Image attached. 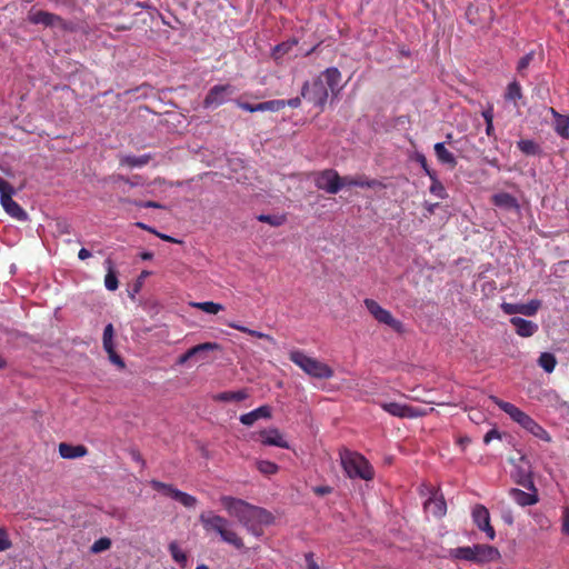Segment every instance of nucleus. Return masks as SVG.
Here are the masks:
<instances>
[{
	"mask_svg": "<svg viewBox=\"0 0 569 569\" xmlns=\"http://www.w3.org/2000/svg\"><path fill=\"white\" fill-rule=\"evenodd\" d=\"M132 203L140 208H162V206L156 201H133Z\"/></svg>",
	"mask_w": 569,
	"mask_h": 569,
	"instance_id": "obj_53",
	"label": "nucleus"
},
{
	"mask_svg": "<svg viewBox=\"0 0 569 569\" xmlns=\"http://www.w3.org/2000/svg\"><path fill=\"white\" fill-rule=\"evenodd\" d=\"M190 306L209 315H217L224 309L222 305L213 301L190 302Z\"/></svg>",
	"mask_w": 569,
	"mask_h": 569,
	"instance_id": "obj_29",
	"label": "nucleus"
},
{
	"mask_svg": "<svg viewBox=\"0 0 569 569\" xmlns=\"http://www.w3.org/2000/svg\"><path fill=\"white\" fill-rule=\"evenodd\" d=\"M315 184L318 189L335 194L343 188V177L332 169H327L316 174Z\"/></svg>",
	"mask_w": 569,
	"mask_h": 569,
	"instance_id": "obj_7",
	"label": "nucleus"
},
{
	"mask_svg": "<svg viewBox=\"0 0 569 569\" xmlns=\"http://www.w3.org/2000/svg\"><path fill=\"white\" fill-rule=\"evenodd\" d=\"M380 182L375 179L343 177V187L376 188Z\"/></svg>",
	"mask_w": 569,
	"mask_h": 569,
	"instance_id": "obj_27",
	"label": "nucleus"
},
{
	"mask_svg": "<svg viewBox=\"0 0 569 569\" xmlns=\"http://www.w3.org/2000/svg\"><path fill=\"white\" fill-rule=\"evenodd\" d=\"M553 129L558 136L569 139V116H561L555 120Z\"/></svg>",
	"mask_w": 569,
	"mask_h": 569,
	"instance_id": "obj_32",
	"label": "nucleus"
},
{
	"mask_svg": "<svg viewBox=\"0 0 569 569\" xmlns=\"http://www.w3.org/2000/svg\"><path fill=\"white\" fill-rule=\"evenodd\" d=\"M380 407L389 415L399 418H415L422 415L417 408L399 402H381Z\"/></svg>",
	"mask_w": 569,
	"mask_h": 569,
	"instance_id": "obj_14",
	"label": "nucleus"
},
{
	"mask_svg": "<svg viewBox=\"0 0 569 569\" xmlns=\"http://www.w3.org/2000/svg\"><path fill=\"white\" fill-rule=\"evenodd\" d=\"M535 422H536V421H535L530 416H528V417L526 418V420L523 421V423H522V426H521V427H522L525 430H527V431L529 432V431H530V429H531V426H533V425H535Z\"/></svg>",
	"mask_w": 569,
	"mask_h": 569,
	"instance_id": "obj_60",
	"label": "nucleus"
},
{
	"mask_svg": "<svg viewBox=\"0 0 569 569\" xmlns=\"http://www.w3.org/2000/svg\"><path fill=\"white\" fill-rule=\"evenodd\" d=\"M289 359L298 366L306 375L317 379H329L333 376V370L327 363L317 358L306 355L301 350H292Z\"/></svg>",
	"mask_w": 569,
	"mask_h": 569,
	"instance_id": "obj_5",
	"label": "nucleus"
},
{
	"mask_svg": "<svg viewBox=\"0 0 569 569\" xmlns=\"http://www.w3.org/2000/svg\"><path fill=\"white\" fill-rule=\"evenodd\" d=\"M219 501L231 518H234L256 537H260L262 535V527L272 521L270 512L242 499L232 496H221Z\"/></svg>",
	"mask_w": 569,
	"mask_h": 569,
	"instance_id": "obj_1",
	"label": "nucleus"
},
{
	"mask_svg": "<svg viewBox=\"0 0 569 569\" xmlns=\"http://www.w3.org/2000/svg\"><path fill=\"white\" fill-rule=\"evenodd\" d=\"M258 419H270L272 416L271 408L269 406H260L254 409Z\"/></svg>",
	"mask_w": 569,
	"mask_h": 569,
	"instance_id": "obj_49",
	"label": "nucleus"
},
{
	"mask_svg": "<svg viewBox=\"0 0 569 569\" xmlns=\"http://www.w3.org/2000/svg\"><path fill=\"white\" fill-rule=\"evenodd\" d=\"M482 117H483L486 122H492L493 121L492 109L489 108V109L485 110L482 112Z\"/></svg>",
	"mask_w": 569,
	"mask_h": 569,
	"instance_id": "obj_64",
	"label": "nucleus"
},
{
	"mask_svg": "<svg viewBox=\"0 0 569 569\" xmlns=\"http://www.w3.org/2000/svg\"><path fill=\"white\" fill-rule=\"evenodd\" d=\"M520 461L526 462L527 466L526 467H522V466L516 467V470L512 475L515 481L518 485L522 486L523 488H526L530 491H536V487H535V483L532 480V471H531L530 466L525 460V458H521Z\"/></svg>",
	"mask_w": 569,
	"mask_h": 569,
	"instance_id": "obj_16",
	"label": "nucleus"
},
{
	"mask_svg": "<svg viewBox=\"0 0 569 569\" xmlns=\"http://www.w3.org/2000/svg\"><path fill=\"white\" fill-rule=\"evenodd\" d=\"M535 422H536V421H535L530 416H528V417L526 418V420L523 421V423H522V426H521V427H522L525 430H527V431L529 432V431H530V429H531V426H533V425H535Z\"/></svg>",
	"mask_w": 569,
	"mask_h": 569,
	"instance_id": "obj_61",
	"label": "nucleus"
},
{
	"mask_svg": "<svg viewBox=\"0 0 569 569\" xmlns=\"http://www.w3.org/2000/svg\"><path fill=\"white\" fill-rule=\"evenodd\" d=\"M172 499L180 502L186 508H194L198 502L196 497H193L187 492H183L179 489L177 490V492H174V496Z\"/></svg>",
	"mask_w": 569,
	"mask_h": 569,
	"instance_id": "obj_36",
	"label": "nucleus"
},
{
	"mask_svg": "<svg viewBox=\"0 0 569 569\" xmlns=\"http://www.w3.org/2000/svg\"><path fill=\"white\" fill-rule=\"evenodd\" d=\"M538 365L547 372L551 373L557 365L555 355L550 352H542L538 359Z\"/></svg>",
	"mask_w": 569,
	"mask_h": 569,
	"instance_id": "obj_31",
	"label": "nucleus"
},
{
	"mask_svg": "<svg viewBox=\"0 0 569 569\" xmlns=\"http://www.w3.org/2000/svg\"><path fill=\"white\" fill-rule=\"evenodd\" d=\"M284 101H286V106H289L291 108H297L301 103V100H300L299 97L292 98V99H289V100H284Z\"/></svg>",
	"mask_w": 569,
	"mask_h": 569,
	"instance_id": "obj_63",
	"label": "nucleus"
},
{
	"mask_svg": "<svg viewBox=\"0 0 569 569\" xmlns=\"http://www.w3.org/2000/svg\"><path fill=\"white\" fill-rule=\"evenodd\" d=\"M286 107L284 100H269L256 104V109L260 112L263 111H279Z\"/></svg>",
	"mask_w": 569,
	"mask_h": 569,
	"instance_id": "obj_34",
	"label": "nucleus"
},
{
	"mask_svg": "<svg viewBox=\"0 0 569 569\" xmlns=\"http://www.w3.org/2000/svg\"><path fill=\"white\" fill-rule=\"evenodd\" d=\"M562 532L569 536V508H565L562 511Z\"/></svg>",
	"mask_w": 569,
	"mask_h": 569,
	"instance_id": "obj_52",
	"label": "nucleus"
},
{
	"mask_svg": "<svg viewBox=\"0 0 569 569\" xmlns=\"http://www.w3.org/2000/svg\"><path fill=\"white\" fill-rule=\"evenodd\" d=\"M510 322L515 327L517 335L523 338L532 337L538 331L536 322L520 317H512Z\"/></svg>",
	"mask_w": 569,
	"mask_h": 569,
	"instance_id": "obj_17",
	"label": "nucleus"
},
{
	"mask_svg": "<svg viewBox=\"0 0 569 569\" xmlns=\"http://www.w3.org/2000/svg\"><path fill=\"white\" fill-rule=\"evenodd\" d=\"M102 347L108 355V359L111 363L117 366L119 369H124L126 365L122 358L116 352L114 345V329L112 323H108L104 327L102 335Z\"/></svg>",
	"mask_w": 569,
	"mask_h": 569,
	"instance_id": "obj_9",
	"label": "nucleus"
},
{
	"mask_svg": "<svg viewBox=\"0 0 569 569\" xmlns=\"http://www.w3.org/2000/svg\"><path fill=\"white\" fill-rule=\"evenodd\" d=\"M500 438L499 432L496 429L488 431L483 438L485 443H489L492 439Z\"/></svg>",
	"mask_w": 569,
	"mask_h": 569,
	"instance_id": "obj_55",
	"label": "nucleus"
},
{
	"mask_svg": "<svg viewBox=\"0 0 569 569\" xmlns=\"http://www.w3.org/2000/svg\"><path fill=\"white\" fill-rule=\"evenodd\" d=\"M425 509L432 516L440 518L446 515L447 505L443 497L438 496L436 492L428 500H426Z\"/></svg>",
	"mask_w": 569,
	"mask_h": 569,
	"instance_id": "obj_19",
	"label": "nucleus"
},
{
	"mask_svg": "<svg viewBox=\"0 0 569 569\" xmlns=\"http://www.w3.org/2000/svg\"><path fill=\"white\" fill-rule=\"evenodd\" d=\"M490 399L497 407H499L505 413H507L512 421H515L519 426H522L523 421L529 416L511 402L503 401L495 396H491Z\"/></svg>",
	"mask_w": 569,
	"mask_h": 569,
	"instance_id": "obj_15",
	"label": "nucleus"
},
{
	"mask_svg": "<svg viewBox=\"0 0 569 569\" xmlns=\"http://www.w3.org/2000/svg\"><path fill=\"white\" fill-rule=\"evenodd\" d=\"M249 397L246 390L237 391H224L213 396L214 401L229 402V401H242Z\"/></svg>",
	"mask_w": 569,
	"mask_h": 569,
	"instance_id": "obj_25",
	"label": "nucleus"
},
{
	"mask_svg": "<svg viewBox=\"0 0 569 569\" xmlns=\"http://www.w3.org/2000/svg\"><path fill=\"white\" fill-rule=\"evenodd\" d=\"M472 547V562L488 563L500 559V552L496 547L488 545H473Z\"/></svg>",
	"mask_w": 569,
	"mask_h": 569,
	"instance_id": "obj_13",
	"label": "nucleus"
},
{
	"mask_svg": "<svg viewBox=\"0 0 569 569\" xmlns=\"http://www.w3.org/2000/svg\"><path fill=\"white\" fill-rule=\"evenodd\" d=\"M13 194H6L4 199H1V204L7 213L18 220H24L27 214L24 210L12 199Z\"/></svg>",
	"mask_w": 569,
	"mask_h": 569,
	"instance_id": "obj_23",
	"label": "nucleus"
},
{
	"mask_svg": "<svg viewBox=\"0 0 569 569\" xmlns=\"http://www.w3.org/2000/svg\"><path fill=\"white\" fill-rule=\"evenodd\" d=\"M151 487L157 490L158 492L173 498L174 492H177V488L172 487L171 485L158 481V480H151L150 481Z\"/></svg>",
	"mask_w": 569,
	"mask_h": 569,
	"instance_id": "obj_38",
	"label": "nucleus"
},
{
	"mask_svg": "<svg viewBox=\"0 0 569 569\" xmlns=\"http://www.w3.org/2000/svg\"><path fill=\"white\" fill-rule=\"evenodd\" d=\"M238 107L248 112H258L256 109V104H250L248 102H237Z\"/></svg>",
	"mask_w": 569,
	"mask_h": 569,
	"instance_id": "obj_56",
	"label": "nucleus"
},
{
	"mask_svg": "<svg viewBox=\"0 0 569 569\" xmlns=\"http://www.w3.org/2000/svg\"><path fill=\"white\" fill-rule=\"evenodd\" d=\"M199 520L207 532H214L221 541L236 549H242L244 547L241 537L234 530L233 522L226 517L209 511L202 512Z\"/></svg>",
	"mask_w": 569,
	"mask_h": 569,
	"instance_id": "obj_3",
	"label": "nucleus"
},
{
	"mask_svg": "<svg viewBox=\"0 0 569 569\" xmlns=\"http://www.w3.org/2000/svg\"><path fill=\"white\" fill-rule=\"evenodd\" d=\"M236 92L231 84L213 86L204 98L203 106L206 108H217L227 102Z\"/></svg>",
	"mask_w": 569,
	"mask_h": 569,
	"instance_id": "obj_8",
	"label": "nucleus"
},
{
	"mask_svg": "<svg viewBox=\"0 0 569 569\" xmlns=\"http://www.w3.org/2000/svg\"><path fill=\"white\" fill-rule=\"evenodd\" d=\"M341 73L337 68L326 69L311 84L305 83L302 87V97L319 108L326 104L329 91L335 93L339 90Z\"/></svg>",
	"mask_w": 569,
	"mask_h": 569,
	"instance_id": "obj_2",
	"label": "nucleus"
},
{
	"mask_svg": "<svg viewBox=\"0 0 569 569\" xmlns=\"http://www.w3.org/2000/svg\"><path fill=\"white\" fill-rule=\"evenodd\" d=\"M257 219L272 227H280L286 222V217L282 214H259Z\"/></svg>",
	"mask_w": 569,
	"mask_h": 569,
	"instance_id": "obj_37",
	"label": "nucleus"
},
{
	"mask_svg": "<svg viewBox=\"0 0 569 569\" xmlns=\"http://www.w3.org/2000/svg\"><path fill=\"white\" fill-rule=\"evenodd\" d=\"M472 520L479 530L483 531L489 540L496 538V531L490 523V513L482 505H476L471 511Z\"/></svg>",
	"mask_w": 569,
	"mask_h": 569,
	"instance_id": "obj_10",
	"label": "nucleus"
},
{
	"mask_svg": "<svg viewBox=\"0 0 569 569\" xmlns=\"http://www.w3.org/2000/svg\"><path fill=\"white\" fill-rule=\"evenodd\" d=\"M533 59V52H529L525 54L518 62L517 70L519 72H522L532 61Z\"/></svg>",
	"mask_w": 569,
	"mask_h": 569,
	"instance_id": "obj_47",
	"label": "nucleus"
},
{
	"mask_svg": "<svg viewBox=\"0 0 569 569\" xmlns=\"http://www.w3.org/2000/svg\"><path fill=\"white\" fill-rule=\"evenodd\" d=\"M257 468L263 475H274L279 469L274 462L269 460L257 461Z\"/></svg>",
	"mask_w": 569,
	"mask_h": 569,
	"instance_id": "obj_41",
	"label": "nucleus"
},
{
	"mask_svg": "<svg viewBox=\"0 0 569 569\" xmlns=\"http://www.w3.org/2000/svg\"><path fill=\"white\" fill-rule=\"evenodd\" d=\"M313 492L318 496H325L331 492V488L328 486L315 487Z\"/></svg>",
	"mask_w": 569,
	"mask_h": 569,
	"instance_id": "obj_58",
	"label": "nucleus"
},
{
	"mask_svg": "<svg viewBox=\"0 0 569 569\" xmlns=\"http://www.w3.org/2000/svg\"><path fill=\"white\" fill-rule=\"evenodd\" d=\"M500 307L506 315L520 313L527 317H532L538 312L539 308L541 307V301L533 299L527 303L502 302Z\"/></svg>",
	"mask_w": 569,
	"mask_h": 569,
	"instance_id": "obj_12",
	"label": "nucleus"
},
{
	"mask_svg": "<svg viewBox=\"0 0 569 569\" xmlns=\"http://www.w3.org/2000/svg\"><path fill=\"white\" fill-rule=\"evenodd\" d=\"M510 497L521 507L532 506L538 502L537 490L531 492H526L517 488H512L509 490Z\"/></svg>",
	"mask_w": 569,
	"mask_h": 569,
	"instance_id": "obj_21",
	"label": "nucleus"
},
{
	"mask_svg": "<svg viewBox=\"0 0 569 569\" xmlns=\"http://www.w3.org/2000/svg\"><path fill=\"white\" fill-rule=\"evenodd\" d=\"M13 193H14V190H13L12 186L7 180H4L3 178L0 177V200L4 199L6 194L10 196Z\"/></svg>",
	"mask_w": 569,
	"mask_h": 569,
	"instance_id": "obj_46",
	"label": "nucleus"
},
{
	"mask_svg": "<svg viewBox=\"0 0 569 569\" xmlns=\"http://www.w3.org/2000/svg\"><path fill=\"white\" fill-rule=\"evenodd\" d=\"M369 313L382 325L390 327L396 332H401L403 327L401 321L396 319L391 312L385 308H382L376 300L373 299H365L363 301Z\"/></svg>",
	"mask_w": 569,
	"mask_h": 569,
	"instance_id": "obj_6",
	"label": "nucleus"
},
{
	"mask_svg": "<svg viewBox=\"0 0 569 569\" xmlns=\"http://www.w3.org/2000/svg\"><path fill=\"white\" fill-rule=\"evenodd\" d=\"M104 266L107 268V274L104 277V287L109 290V291H114L118 289V286H119V282H118V278H117V274L113 270V263L110 259H107L104 261Z\"/></svg>",
	"mask_w": 569,
	"mask_h": 569,
	"instance_id": "obj_28",
	"label": "nucleus"
},
{
	"mask_svg": "<svg viewBox=\"0 0 569 569\" xmlns=\"http://www.w3.org/2000/svg\"><path fill=\"white\" fill-rule=\"evenodd\" d=\"M37 19H38V23H43L46 26H49V24L53 23L54 17L50 13H47L43 11H38Z\"/></svg>",
	"mask_w": 569,
	"mask_h": 569,
	"instance_id": "obj_50",
	"label": "nucleus"
},
{
	"mask_svg": "<svg viewBox=\"0 0 569 569\" xmlns=\"http://www.w3.org/2000/svg\"><path fill=\"white\" fill-rule=\"evenodd\" d=\"M227 326L230 327V328H233L236 330H239L241 332H244V333H248L250 336H253L256 338H259V339H267L268 341L270 342H274L273 338L267 333H263L261 331H257V330H252V329H249L238 322H233V321H229L227 322Z\"/></svg>",
	"mask_w": 569,
	"mask_h": 569,
	"instance_id": "obj_30",
	"label": "nucleus"
},
{
	"mask_svg": "<svg viewBox=\"0 0 569 569\" xmlns=\"http://www.w3.org/2000/svg\"><path fill=\"white\" fill-rule=\"evenodd\" d=\"M11 547V541L4 529H0V551L8 550Z\"/></svg>",
	"mask_w": 569,
	"mask_h": 569,
	"instance_id": "obj_48",
	"label": "nucleus"
},
{
	"mask_svg": "<svg viewBox=\"0 0 569 569\" xmlns=\"http://www.w3.org/2000/svg\"><path fill=\"white\" fill-rule=\"evenodd\" d=\"M416 160H417V162H419V163H420V166L422 167V169L425 170V172H426L430 178H433L435 173L429 169L426 157H425L422 153H418V154L416 156Z\"/></svg>",
	"mask_w": 569,
	"mask_h": 569,
	"instance_id": "obj_51",
	"label": "nucleus"
},
{
	"mask_svg": "<svg viewBox=\"0 0 569 569\" xmlns=\"http://www.w3.org/2000/svg\"><path fill=\"white\" fill-rule=\"evenodd\" d=\"M293 44H297V42L293 41L292 43H281V44L277 46L274 49V54L278 58L280 53H284Z\"/></svg>",
	"mask_w": 569,
	"mask_h": 569,
	"instance_id": "obj_54",
	"label": "nucleus"
},
{
	"mask_svg": "<svg viewBox=\"0 0 569 569\" xmlns=\"http://www.w3.org/2000/svg\"><path fill=\"white\" fill-rule=\"evenodd\" d=\"M472 547H458L450 549L449 556L453 559L467 560L472 562Z\"/></svg>",
	"mask_w": 569,
	"mask_h": 569,
	"instance_id": "obj_33",
	"label": "nucleus"
},
{
	"mask_svg": "<svg viewBox=\"0 0 569 569\" xmlns=\"http://www.w3.org/2000/svg\"><path fill=\"white\" fill-rule=\"evenodd\" d=\"M88 453V449L83 445H70L61 442L59 445V455L63 459H77L82 458Z\"/></svg>",
	"mask_w": 569,
	"mask_h": 569,
	"instance_id": "obj_20",
	"label": "nucleus"
},
{
	"mask_svg": "<svg viewBox=\"0 0 569 569\" xmlns=\"http://www.w3.org/2000/svg\"><path fill=\"white\" fill-rule=\"evenodd\" d=\"M260 442L263 446L289 449L290 445L283 433L276 427L262 429L258 432Z\"/></svg>",
	"mask_w": 569,
	"mask_h": 569,
	"instance_id": "obj_11",
	"label": "nucleus"
},
{
	"mask_svg": "<svg viewBox=\"0 0 569 569\" xmlns=\"http://www.w3.org/2000/svg\"><path fill=\"white\" fill-rule=\"evenodd\" d=\"M239 420L244 426H252L258 419V416L254 410L243 413L239 417Z\"/></svg>",
	"mask_w": 569,
	"mask_h": 569,
	"instance_id": "obj_45",
	"label": "nucleus"
},
{
	"mask_svg": "<svg viewBox=\"0 0 569 569\" xmlns=\"http://www.w3.org/2000/svg\"><path fill=\"white\" fill-rule=\"evenodd\" d=\"M340 460L342 468L349 478H359L366 481L373 479V468L360 453L345 449L340 452Z\"/></svg>",
	"mask_w": 569,
	"mask_h": 569,
	"instance_id": "obj_4",
	"label": "nucleus"
},
{
	"mask_svg": "<svg viewBox=\"0 0 569 569\" xmlns=\"http://www.w3.org/2000/svg\"><path fill=\"white\" fill-rule=\"evenodd\" d=\"M529 433H531L533 437H536V438H538V439H540L542 441H546V442H550L551 441V436L537 421L535 422L533 426H531V429H530Z\"/></svg>",
	"mask_w": 569,
	"mask_h": 569,
	"instance_id": "obj_40",
	"label": "nucleus"
},
{
	"mask_svg": "<svg viewBox=\"0 0 569 569\" xmlns=\"http://www.w3.org/2000/svg\"><path fill=\"white\" fill-rule=\"evenodd\" d=\"M220 349H221V347L217 342H203V343L197 345V346L190 348L189 350H187L183 355H181L178 358L177 363L178 365L187 363L190 359L196 357V352H209V351H214V350H220Z\"/></svg>",
	"mask_w": 569,
	"mask_h": 569,
	"instance_id": "obj_18",
	"label": "nucleus"
},
{
	"mask_svg": "<svg viewBox=\"0 0 569 569\" xmlns=\"http://www.w3.org/2000/svg\"><path fill=\"white\" fill-rule=\"evenodd\" d=\"M306 562L308 569H320L318 563L313 560L312 553L306 555Z\"/></svg>",
	"mask_w": 569,
	"mask_h": 569,
	"instance_id": "obj_57",
	"label": "nucleus"
},
{
	"mask_svg": "<svg viewBox=\"0 0 569 569\" xmlns=\"http://www.w3.org/2000/svg\"><path fill=\"white\" fill-rule=\"evenodd\" d=\"M109 180L112 182V183H119V182H129V179L121 176V174H112L109 177Z\"/></svg>",
	"mask_w": 569,
	"mask_h": 569,
	"instance_id": "obj_59",
	"label": "nucleus"
},
{
	"mask_svg": "<svg viewBox=\"0 0 569 569\" xmlns=\"http://www.w3.org/2000/svg\"><path fill=\"white\" fill-rule=\"evenodd\" d=\"M435 153L441 163L450 164L455 167L457 161L455 156L445 147V143L438 142L433 147Z\"/></svg>",
	"mask_w": 569,
	"mask_h": 569,
	"instance_id": "obj_26",
	"label": "nucleus"
},
{
	"mask_svg": "<svg viewBox=\"0 0 569 569\" xmlns=\"http://www.w3.org/2000/svg\"><path fill=\"white\" fill-rule=\"evenodd\" d=\"M170 553L174 561L183 565L187 561L186 553L180 549V547L176 542H171L169 546Z\"/></svg>",
	"mask_w": 569,
	"mask_h": 569,
	"instance_id": "obj_42",
	"label": "nucleus"
},
{
	"mask_svg": "<svg viewBox=\"0 0 569 569\" xmlns=\"http://www.w3.org/2000/svg\"><path fill=\"white\" fill-rule=\"evenodd\" d=\"M522 98L521 86L517 81H512L508 84L507 91L505 93V99L508 101L516 102Z\"/></svg>",
	"mask_w": 569,
	"mask_h": 569,
	"instance_id": "obj_35",
	"label": "nucleus"
},
{
	"mask_svg": "<svg viewBox=\"0 0 569 569\" xmlns=\"http://www.w3.org/2000/svg\"><path fill=\"white\" fill-rule=\"evenodd\" d=\"M151 156L146 153L142 156L122 154L119 157L120 164L129 168H141L149 163Z\"/></svg>",
	"mask_w": 569,
	"mask_h": 569,
	"instance_id": "obj_24",
	"label": "nucleus"
},
{
	"mask_svg": "<svg viewBox=\"0 0 569 569\" xmlns=\"http://www.w3.org/2000/svg\"><path fill=\"white\" fill-rule=\"evenodd\" d=\"M492 202L498 208L503 210H519V204L517 199L507 192H499L492 196Z\"/></svg>",
	"mask_w": 569,
	"mask_h": 569,
	"instance_id": "obj_22",
	"label": "nucleus"
},
{
	"mask_svg": "<svg viewBox=\"0 0 569 569\" xmlns=\"http://www.w3.org/2000/svg\"><path fill=\"white\" fill-rule=\"evenodd\" d=\"M90 257H91V252L88 249H86V248H81L79 250V252H78V258L80 260H86V259H88Z\"/></svg>",
	"mask_w": 569,
	"mask_h": 569,
	"instance_id": "obj_62",
	"label": "nucleus"
},
{
	"mask_svg": "<svg viewBox=\"0 0 569 569\" xmlns=\"http://www.w3.org/2000/svg\"><path fill=\"white\" fill-rule=\"evenodd\" d=\"M432 184L430 186V192L435 194L437 198L445 199L447 193L445 190V187L440 181L437 180V178L433 176Z\"/></svg>",
	"mask_w": 569,
	"mask_h": 569,
	"instance_id": "obj_43",
	"label": "nucleus"
},
{
	"mask_svg": "<svg viewBox=\"0 0 569 569\" xmlns=\"http://www.w3.org/2000/svg\"><path fill=\"white\" fill-rule=\"evenodd\" d=\"M517 146L523 153L529 156H535L539 152V146L530 139L520 140Z\"/></svg>",
	"mask_w": 569,
	"mask_h": 569,
	"instance_id": "obj_39",
	"label": "nucleus"
},
{
	"mask_svg": "<svg viewBox=\"0 0 569 569\" xmlns=\"http://www.w3.org/2000/svg\"><path fill=\"white\" fill-rule=\"evenodd\" d=\"M111 546V540L109 538H100L97 541L93 542L91 546V551L93 553H99L104 550H108Z\"/></svg>",
	"mask_w": 569,
	"mask_h": 569,
	"instance_id": "obj_44",
	"label": "nucleus"
}]
</instances>
